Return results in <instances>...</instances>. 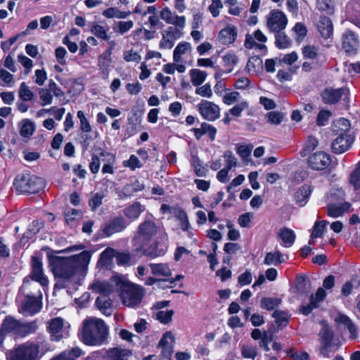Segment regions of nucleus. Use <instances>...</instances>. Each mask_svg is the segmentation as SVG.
<instances>
[{
  "mask_svg": "<svg viewBox=\"0 0 360 360\" xmlns=\"http://www.w3.org/2000/svg\"><path fill=\"white\" fill-rule=\"evenodd\" d=\"M90 259L91 254L88 251H83L70 257L53 259L51 266L56 279L55 288L63 289L74 287L84 276Z\"/></svg>",
  "mask_w": 360,
  "mask_h": 360,
  "instance_id": "nucleus-1",
  "label": "nucleus"
},
{
  "mask_svg": "<svg viewBox=\"0 0 360 360\" xmlns=\"http://www.w3.org/2000/svg\"><path fill=\"white\" fill-rule=\"evenodd\" d=\"M167 240L166 232L152 219H146L139 225L134 238L140 243L143 253L151 258L165 254Z\"/></svg>",
  "mask_w": 360,
  "mask_h": 360,
  "instance_id": "nucleus-2",
  "label": "nucleus"
},
{
  "mask_svg": "<svg viewBox=\"0 0 360 360\" xmlns=\"http://www.w3.org/2000/svg\"><path fill=\"white\" fill-rule=\"evenodd\" d=\"M108 326L100 319L91 317L83 321L82 342L90 346L103 345L108 338Z\"/></svg>",
  "mask_w": 360,
  "mask_h": 360,
  "instance_id": "nucleus-3",
  "label": "nucleus"
},
{
  "mask_svg": "<svg viewBox=\"0 0 360 360\" xmlns=\"http://www.w3.org/2000/svg\"><path fill=\"white\" fill-rule=\"evenodd\" d=\"M112 282L115 283L116 290L124 305L128 307H135L139 305L143 297L145 290L143 287L127 282L120 276L112 277Z\"/></svg>",
  "mask_w": 360,
  "mask_h": 360,
  "instance_id": "nucleus-4",
  "label": "nucleus"
},
{
  "mask_svg": "<svg viewBox=\"0 0 360 360\" xmlns=\"http://www.w3.org/2000/svg\"><path fill=\"white\" fill-rule=\"evenodd\" d=\"M37 328L36 321L22 322L13 316H7L3 320L0 327V343L3 342L5 336L8 334L23 338L34 333Z\"/></svg>",
  "mask_w": 360,
  "mask_h": 360,
  "instance_id": "nucleus-5",
  "label": "nucleus"
},
{
  "mask_svg": "<svg viewBox=\"0 0 360 360\" xmlns=\"http://www.w3.org/2000/svg\"><path fill=\"white\" fill-rule=\"evenodd\" d=\"M39 345L32 342L21 344L10 350L6 360H39Z\"/></svg>",
  "mask_w": 360,
  "mask_h": 360,
  "instance_id": "nucleus-6",
  "label": "nucleus"
},
{
  "mask_svg": "<svg viewBox=\"0 0 360 360\" xmlns=\"http://www.w3.org/2000/svg\"><path fill=\"white\" fill-rule=\"evenodd\" d=\"M319 341V354L326 358L330 357V354L335 352L340 346L339 340L334 338L333 330L327 326H323L320 330Z\"/></svg>",
  "mask_w": 360,
  "mask_h": 360,
  "instance_id": "nucleus-7",
  "label": "nucleus"
},
{
  "mask_svg": "<svg viewBox=\"0 0 360 360\" xmlns=\"http://www.w3.org/2000/svg\"><path fill=\"white\" fill-rule=\"evenodd\" d=\"M14 186L22 193H36L44 186L42 179L30 174H19L14 180Z\"/></svg>",
  "mask_w": 360,
  "mask_h": 360,
  "instance_id": "nucleus-8",
  "label": "nucleus"
},
{
  "mask_svg": "<svg viewBox=\"0 0 360 360\" xmlns=\"http://www.w3.org/2000/svg\"><path fill=\"white\" fill-rule=\"evenodd\" d=\"M349 90L347 87L333 89L332 87L325 88L321 93V98L323 103L327 105H335L342 101L345 105L349 102Z\"/></svg>",
  "mask_w": 360,
  "mask_h": 360,
  "instance_id": "nucleus-9",
  "label": "nucleus"
},
{
  "mask_svg": "<svg viewBox=\"0 0 360 360\" xmlns=\"http://www.w3.org/2000/svg\"><path fill=\"white\" fill-rule=\"evenodd\" d=\"M288 18L281 11L273 10L266 16V27L271 32L283 31L288 25Z\"/></svg>",
  "mask_w": 360,
  "mask_h": 360,
  "instance_id": "nucleus-10",
  "label": "nucleus"
},
{
  "mask_svg": "<svg viewBox=\"0 0 360 360\" xmlns=\"http://www.w3.org/2000/svg\"><path fill=\"white\" fill-rule=\"evenodd\" d=\"M30 265L31 272L27 278L39 283L43 288L47 287L49 280L44 274L41 259L36 256H32Z\"/></svg>",
  "mask_w": 360,
  "mask_h": 360,
  "instance_id": "nucleus-11",
  "label": "nucleus"
},
{
  "mask_svg": "<svg viewBox=\"0 0 360 360\" xmlns=\"http://www.w3.org/2000/svg\"><path fill=\"white\" fill-rule=\"evenodd\" d=\"M42 297L37 296H22L18 298L20 301L19 311L26 316L33 315L39 312L41 308Z\"/></svg>",
  "mask_w": 360,
  "mask_h": 360,
  "instance_id": "nucleus-12",
  "label": "nucleus"
},
{
  "mask_svg": "<svg viewBox=\"0 0 360 360\" xmlns=\"http://www.w3.org/2000/svg\"><path fill=\"white\" fill-rule=\"evenodd\" d=\"M70 325L63 318L56 317L49 322V331L51 335V340L59 341L68 335V328Z\"/></svg>",
  "mask_w": 360,
  "mask_h": 360,
  "instance_id": "nucleus-13",
  "label": "nucleus"
},
{
  "mask_svg": "<svg viewBox=\"0 0 360 360\" xmlns=\"http://www.w3.org/2000/svg\"><path fill=\"white\" fill-rule=\"evenodd\" d=\"M196 108L200 115L206 120L214 121L220 117V108L213 102L202 100Z\"/></svg>",
  "mask_w": 360,
  "mask_h": 360,
  "instance_id": "nucleus-14",
  "label": "nucleus"
},
{
  "mask_svg": "<svg viewBox=\"0 0 360 360\" xmlns=\"http://www.w3.org/2000/svg\"><path fill=\"white\" fill-rule=\"evenodd\" d=\"M113 257L116 258V262L119 265H126L128 264L130 262L129 254L125 252H118L112 248H107L101 254L99 263H101L102 265H105Z\"/></svg>",
  "mask_w": 360,
  "mask_h": 360,
  "instance_id": "nucleus-15",
  "label": "nucleus"
},
{
  "mask_svg": "<svg viewBox=\"0 0 360 360\" xmlns=\"http://www.w3.org/2000/svg\"><path fill=\"white\" fill-rule=\"evenodd\" d=\"M342 46L348 55H355L359 48V41L356 34L352 31H346L342 37Z\"/></svg>",
  "mask_w": 360,
  "mask_h": 360,
  "instance_id": "nucleus-16",
  "label": "nucleus"
},
{
  "mask_svg": "<svg viewBox=\"0 0 360 360\" xmlns=\"http://www.w3.org/2000/svg\"><path fill=\"white\" fill-rule=\"evenodd\" d=\"M160 16L162 20L167 24L172 25L181 28H185L186 25V18L184 15H178L176 13L172 12V10L166 6L163 8L160 13Z\"/></svg>",
  "mask_w": 360,
  "mask_h": 360,
  "instance_id": "nucleus-17",
  "label": "nucleus"
},
{
  "mask_svg": "<svg viewBox=\"0 0 360 360\" xmlns=\"http://www.w3.org/2000/svg\"><path fill=\"white\" fill-rule=\"evenodd\" d=\"M330 164V155L322 151L314 153L308 158V165L314 170H323Z\"/></svg>",
  "mask_w": 360,
  "mask_h": 360,
  "instance_id": "nucleus-18",
  "label": "nucleus"
},
{
  "mask_svg": "<svg viewBox=\"0 0 360 360\" xmlns=\"http://www.w3.org/2000/svg\"><path fill=\"white\" fill-rule=\"evenodd\" d=\"M126 220L122 217H117L110 220L103 227V232L109 237L114 233L124 230L127 226Z\"/></svg>",
  "mask_w": 360,
  "mask_h": 360,
  "instance_id": "nucleus-19",
  "label": "nucleus"
},
{
  "mask_svg": "<svg viewBox=\"0 0 360 360\" xmlns=\"http://www.w3.org/2000/svg\"><path fill=\"white\" fill-rule=\"evenodd\" d=\"M37 296L42 297V293L37 282L25 278L22 286L20 288L18 298L22 296Z\"/></svg>",
  "mask_w": 360,
  "mask_h": 360,
  "instance_id": "nucleus-20",
  "label": "nucleus"
},
{
  "mask_svg": "<svg viewBox=\"0 0 360 360\" xmlns=\"http://www.w3.org/2000/svg\"><path fill=\"white\" fill-rule=\"evenodd\" d=\"M353 141L354 139L350 134L341 133L333 141L332 150L335 153H342L351 147Z\"/></svg>",
  "mask_w": 360,
  "mask_h": 360,
  "instance_id": "nucleus-21",
  "label": "nucleus"
},
{
  "mask_svg": "<svg viewBox=\"0 0 360 360\" xmlns=\"http://www.w3.org/2000/svg\"><path fill=\"white\" fill-rule=\"evenodd\" d=\"M326 295V293L325 290L323 288H319L317 290L315 295H311L310 296L309 304H308L307 305H302L300 307V312L304 315L309 314L314 309L318 307L319 302L324 300Z\"/></svg>",
  "mask_w": 360,
  "mask_h": 360,
  "instance_id": "nucleus-22",
  "label": "nucleus"
},
{
  "mask_svg": "<svg viewBox=\"0 0 360 360\" xmlns=\"http://www.w3.org/2000/svg\"><path fill=\"white\" fill-rule=\"evenodd\" d=\"M132 356V351L121 347L108 349L104 356L106 360H128Z\"/></svg>",
  "mask_w": 360,
  "mask_h": 360,
  "instance_id": "nucleus-23",
  "label": "nucleus"
},
{
  "mask_svg": "<svg viewBox=\"0 0 360 360\" xmlns=\"http://www.w3.org/2000/svg\"><path fill=\"white\" fill-rule=\"evenodd\" d=\"M91 289L95 293L100 294L101 296H108L111 292L116 290L115 283L110 282L96 281L91 285Z\"/></svg>",
  "mask_w": 360,
  "mask_h": 360,
  "instance_id": "nucleus-24",
  "label": "nucleus"
},
{
  "mask_svg": "<svg viewBox=\"0 0 360 360\" xmlns=\"http://www.w3.org/2000/svg\"><path fill=\"white\" fill-rule=\"evenodd\" d=\"M148 266L154 276L169 278L172 275L170 264L168 263H150Z\"/></svg>",
  "mask_w": 360,
  "mask_h": 360,
  "instance_id": "nucleus-25",
  "label": "nucleus"
},
{
  "mask_svg": "<svg viewBox=\"0 0 360 360\" xmlns=\"http://www.w3.org/2000/svg\"><path fill=\"white\" fill-rule=\"evenodd\" d=\"M144 188V186L139 181L136 180L131 184L125 185L121 191L117 192L118 198L124 200L133 196L136 192Z\"/></svg>",
  "mask_w": 360,
  "mask_h": 360,
  "instance_id": "nucleus-26",
  "label": "nucleus"
},
{
  "mask_svg": "<svg viewBox=\"0 0 360 360\" xmlns=\"http://www.w3.org/2000/svg\"><path fill=\"white\" fill-rule=\"evenodd\" d=\"M317 27L322 37L328 39L333 35V27L328 17L321 16L317 23Z\"/></svg>",
  "mask_w": 360,
  "mask_h": 360,
  "instance_id": "nucleus-27",
  "label": "nucleus"
},
{
  "mask_svg": "<svg viewBox=\"0 0 360 360\" xmlns=\"http://www.w3.org/2000/svg\"><path fill=\"white\" fill-rule=\"evenodd\" d=\"M237 37V30L233 25H228L219 33V39L224 44H230L234 42Z\"/></svg>",
  "mask_w": 360,
  "mask_h": 360,
  "instance_id": "nucleus-28",
  "label": "nucleus"
},
{
  "mask_svg": "<svg viewBox=\"0 0 360 360\" xmlns=\"http://www.w3.org/2000/svg\"><path fill=\"white\" fill-rule=\"evenodd\" d=\"M144 207L139 202H134L124 210V216L131 221L136 220L144 211Z\"/></svg>",
  "mask_w": 360,
  "mask_h": 360,
  "instance_id": "nucleus-29",
  "label": "nucleus"
},
{
  "mask_svg": "<svg viewBox=\"0 0 360 360\" xmlns=\"http://www.w3.org/2000/svg\"><path fill=\"white\" fill-rule=\"evenodd\" d=\"M350 206V203L347 202L340 205L331 203L327 206V214L330 217L337 218L342 216L345 212L348 211Z\"/></svg>",
  "mask_w": 360,
  "mask_h": 360,
  "instance_id": "nucleus-30",
  "label": "nucleus"
},
{
  "mask_svg": "<svg viewBox=\"0 0 360 360\" xmlns=\"http://www.w3.org/2000/svg\"><path fill=\"white\" fill-rule=\"evenodd\" d=\"M311 191V186L307 184H304L299 188L294 195L296 203L300 207H303L307 203Z\"/></svg>",
  "mask_w": 360,
  "mask_h": 360,
  "instance_id": "nucleus-31",
  "label": "nucleus"
},
{
  "mask_svg": "<svg viewBox=\"0 0 360 360\" xmlns=\"http://www.w3.org/2000/svg\"><path fill=\"white\" fill-rule=\"evenodd\" d=\"M278 237L281 238V240L283 242V245L285 248H290L291 247L295 240V233L292 230L287 227H283L280 229L279 232L278 233Z\"/></svg>",
  "mask_w": 360,
  "mask_h": 360,
  "instance_id": "nucleus-32",
  "label": "nucleus"
},
{
  "mask_svg": "<svg viewBox=\"0 0 360 360\" xmlns=\"http://www.w3.org/2000/svg\"><path fill=\"white\" fill-rule=\"evenodd\" d=\"M285 261V256L279 251L267 252L263 263L267 266H276Z\"/></svg>",
  "mask_w": 360,
  "mask_h": 360,
  "instance_id": "nucleus-33",
  "label": "nucleus"
},
{
  "mask_svg": "<svg viewBox=\"0 0 360 360\" xmlns=\"http://www.w3.org/2000/svg\"><path fill=\"white\" fill-rule=\"evenodd\" d=\"M96 304L104 315H111L112 302L108 296H99L96 300Z\"/></svg>",
  "mask_w": 360,
  "mask_h": 360,
  "instance_id": "nucleus-34",
  "label": "nucleus"
},
{
  "mask_svg": "<svg viewBox=\"0 0 360 360\" xmlns=\"http://www.w3.org/2000/svg\"><path fill=\"white\" fill-rule=\"evenodd\" d=\"M349 182L354 186L356 193L354 200L358 201L360 200V162L351 174Z\"/></svg>",
  "mask_w": 360,
  "mask_h": 360,
  "instance_id": "nucleus-35",
  "label": "nucleus"
},
{
  "mask_svg": "<svg viewBox=\"0 0 360 360\" xmlns=\"http://www.w3.org/2000/svg\"><path fill=\"white\" fill-rule=\"evenodd\" d=\"M82 349L77 347L66 349L51 360H75L82 355Z\"/></svg>",
  "mask_w": 360,
  "mask_h": 360,
  "instance_id": "nucleus-36",
  "label": "nucleus"
},
{
  "mask_svg": "<svg viewBox=\"0 0 360 360\" xmlns=\"http://www.w3.org/2000/svg\"><path fill=\"white\" fill-rule=\"evenodd\" d=\"M189 75L192 84L195 86L202 85L206 80L207 74L205 71L199 69H192L189 71Z\"/></svg>",
  "mask_w": 360,
  "mask_h": 360,
  "instance_id": "nucleus-37",
  "label": "nucleus"
},
{
  "mask_svg": "<svg viewBox=\"0 0 360 360\" xmlns=\"http://www.w3.org/2000/svg\"><path fill=\"white\" fill-rule=\"evenodd\" d=\"M191 45L187 41H182L177 44L174 50L173 58L176 63L181 62V56L184 55L187 51H191Z\"/></svg>",
  "mask_w": 360,
  "mask_h": 360,
  "instance_id": "nucleus-38",
  "label": "nucleus"
},
{
  "mask_svg": "<svg viewBox=\"0 0 360 360\" xmlns=\"http://www.w3.org/2000/svg\"><path fill=\"white\" fill-rule=\"evenodd\" d=\"M20 125V134L22 137H29L32 136L35 130L34 122L29 119L22 120Z\"/></svg>",
  "mask_w": 360,
  "mask_h": 360,
  "instance_id": "nucleus-39",
  "label": "nucleus"
},
{
  "mask_svg": "<svg viewBox=\"0 0 360 360\" xmlns=\"http://www.w3.org/2000/svg\"><path fill=\"white\" fill-rule=\"evenodd\" d=\"M275 44L280 49H288L291 46L290 37L283 32H275Z\"/></svg>",
  "mask_w": 360,
  "mask_h": 360,
  "instance_id": "nucleus-40",
  "label": "nucleus"
},
{
  "mask_svg": "<svg viewBox=\"0 0 360 360\" xmlns=\"http://www.w3.org/2000/svg\"><path fill=\"white\" fill-rule=\"evenodd\" d=\"M130 11H122L115 7L109 8L103 11V15L108 18L124 19L130 15Z\"/></svg>",
  "mask_w": 360,
  "mask_h": 360,
  "instance_id": "nucleus-41",
  "label": "nucleus"
},
{
  "mask_svg": "<svg viewBox=\"0 0 360 360\" xmlns=\"http://www.w3.org/2000/svg\"><path fill=\"white\" fill-rule=\"evenodd\" d=\"M275 319V322L278 327H285L289 323L290 314L281 310H275L272 314Z\"/></svg>",
  "mask_w": 360,
  "mask_h": 360,
  "instance_id": "nucleus-42",
  "label": "nucleus"
},
{
  "mask_svg": "<svg viewBox=\"0 0 360 360\" xmlns=\"http://www.w3.org/2000/svg\"><path fill=\"white\" fill-rule=\"evenodd\" d=\"M18 96L22 101H31L34 94L25 82H22L18 89Z\"/></svg>",
  "mask_w": 360,
  "mask_h": 360,
  "instance_id": "nucleus-43",
  "label": "nucleus"
},
{
  "mask_svg": "<svg viewBox=\"0 0 360 360\" xmlns=\"http://www.w3.org/2000/svg\"><path fill=\"white\" fill-rule=\"evenodd\" d=\"M281 299L278 297H264L261 300V307L263 309L271 311L280 305Z\"/></svg>",
  "mask_w": 360,
  "mask_h": 360,
  "instance_id": "nucleus-44",
  "label": "nucleus"
},
{
  "mask_svg": "<svg viewBox=\"0 0 360 360\" xmlns=\"http://www.w3.org/2000/svg\"><path fill=\"white\" fill-rule=\"evenodd\" d=\"M360 285V280L357 278H352L349 281L345 283L342 288V294L345 296L349 295L354 289Z\"/></svg>",
  "mask_w": 360,
  "mask_h": 360,
  "instance_id": "nucleus-45",
  "label": "nucleus"
},
{
  "mask_svg": "<svg viewBox=\"0 0 360 360\" xmlns=\"http://www.w3.org/2000/svg\"><path fill=\"white\" fill-rule=\"evenodd\" d=\"M162 213L169 214L176 218L179 219L181 216L182 217L184 213V210L178 206H170L166 204H163L160 208Z\"/></svg>",
  "mask_w": 360,
  "mask_h": 360,
  "instance_id": "nucleus-46",
  "label": "nucleus"
},
{
  "mask_svg": "<svg viewBox=\"0 0 360 360\" xmlns=\"http://www.w3.org/2000/svg\"><path fill=\"white\" fill-rule=\"evenodd\" d=\"M106 153L103 151L102 149H99V153L98 155L93 154L91 157V161L89 164V169L91 172L94 174H96L100 169V157L105 156Z\"/></svg>",
  "mask_w": 360,
  "mask_h": 360,
  "instance_id": "nucleus-47",
  "label": "nucleus"
},
{
  "mask_svg": "<svg viewBox=\"0 0 360 360\" xmlns=\"http://www.w3.org/2000/svg\"><path fill=\"white\" fill-rule=\"evenodd\" d=\"M328 224V221L326 220L316 221L312 229L311 238L314 239L321 237Z\"/></svg>",
  "mask_w": 360,
  "mask_h": 360,
  "instance_id": "nucleus-48",
  "label": "nucleus"
},
{
  "mask_svg": "<svg viewBox=\"0 0 360 360\" xmlns=\"http://www.w3.org/2000/svg\"><path fill=\"white\" fill-rule=\"evenodd\" d=\"M302 54L304 58L316 60L319 58V48L314 45H307L302 48Z\"/></svg>",
  "mask_w": 360,
  "mask_h": 360,
  "instance_id": "nucleus-49",
  "label": "nucleus"
},
{
  "mask_svg": "<svg viewBox=\"0 0 360 360\" xmlns=\"http://www.w3.org/2000/svg\"><path fill=\"white\" fill-rule=\"evenodd\" d=\"M77 116L79 120V129L84 133H89L91 131L92 127L90 124L89 120L84 115L82 110H79Z\"/></svg>",
  "mask_w": 360,
  "mask_h": 360,
  "instance_id": "nucleus-50",
  "label": "nucleus"
},
{
  "mask_svg": "<svg viewBox=\"0 0 360 360\" xmlns=\"http://www.w3.org/2000/svg\"><path fill=\"white\" fill-rule=\"evenodd\" d=\"M110 63L111 60L109 56H100L98 58V67L104 79L108 77Z\"/></svg>",
  "mask_w": 360,
  "mask_h": 360,
  "instance_id": "nucleus-51",
  "label": "nucleus"
},
{
  "mask_svg": "<svg viewBox=\"0 0 360 360\" xmlns=\"http://www.w3.org/2000/svg\"><path fill=\"white\" fill-rule=\"evenodd\" d=\"M191 163L194 169V172L198 176H205L206 174V169L202 165L200 159L196 155L191 156Z\"/></svg>",
  "mask_w": 360,
  "mask_h": 360,
  "instance_id": "nucleus-52",
  "label": "nucleus"
},
{
  "mask_svg": "<svg viewBox=\"0 0 360 360\" xmlns=\"http://www.w3.org/2000/svg\"><path fill=\"white\" fill-rule=\"evenodd\" d=\"M103 193H96L91 195L89 200V205L91 210H96L103 203V199L105 198Z\"/></svg>",
  "mask_w": 360,
  "mask_h": 360,
  "instance_id": "nucleus-53",
  "label": "nucleus"
},
{
  "mask_svg": "<svg viewBox=\"0 0 360 360\" xmlns=\"http://www.w3.org/2000/svg\"><path fill=\"white\" fill-rule=\"evenodd\" d=\"M195 94L204 98H212L213 92L211 84L210 83H206L204 85L197 86L195 90Z\"/></svg>",
  "mask_w": 360,
  "mask_h": 360,
  "instance_id": "nucleus-54",
  "label": "nucleus"
},
{
  "mask_svg": "<svg viewBox=\"0 0 360 360\" xmlns=\"http://www.w3.org/2000/svg\"><path fill=\"white\" fill-rule=\"evenodd\" d=\"M184 28H181L180 27L176 26H169L162 33H164L167 37H170L171 39H178L183 36L182 30Z\"/></svg>",
  "mask_w": 360,
  "mask_h": 360,
  "instance_id": "nucleus-55",
  "label": "nucleus"
},
{
  "mask_svg": "<svg viewBox=\"0 0 360 360\" xmlns=\"http://www.w3.org/2000/svg\"><path fill=\"white\" fill-rule=\"evenodd\" d=\"M241 354L243 358L254 359L257 355V349L252 345H241Z\"/></svg>",
  "mask_w": 360,
  "mask_h": 360,
  "instance_id": "nucleus-56",
  "label": "nucleus"
},
{
  "mask_svg": "<svg viewBox=\"0 0 360 360\" xmlns=\"http://www.w3.org/2000/svg\"><path fill=\"white\" fill-rule=\"evenodd\" d=\"M334 131L338 133L342 134H348V131L350 128L349 122L345 118H340L336 121L334 125Z\"/></svg>",
  "mask_w": 360,
  "mask_h": 360,
  "instance_id": "nucleus-57",
  "label": "nucleus"
},
{
  "mask_svg": "<svg viewBox=\"0 0 360 360\" xmlns=\"http://www.w3.org/2000/svg\"><path fill=\"white\" fill-rule=\"evenodd\" d=\"M203 22V13L200 11L193 12V18L191 21L192 30H197L202 27Z\"/></svg>",
  "mask_w": 360,
  "mask_h": 360,
  "instance_id": "nucleus-58",
  "label": "nucleus"
},
{
  "mask_svg": "<svg viewBox=\"0 0 360 360\" xmlns=\"http://www.w3.org/2000/svg\"><path fill=\"white\" fill-rule=\"evenodd\" d=\"M18 60L25 68V75H29L33 66L32 60L22 54L18 55Z\"/></svg>",
  "mask_w": 360,
  "mask_h": 360,
  "instance_id": "nucleus-59",
  "label": "nucleus"
},
{
  "mask_svg": "<svg viewBox=\"0 0 360 360\" xmlns=\"http://www.w3.org/2000/svg\"><path fill=\"white\" fill-rule=\"evenodd\" d=\"M91 32L97 37L101 38L103 40L109 39V37L107 34V30L104 27L99 25H94L91 27Z\"/></svg>",
  "mask_w": 360,
  "mask_h": 360,
  "instance_id": "nucleus-60",
  "label": "nucleus"
},
{
  "mask_svg": "<svg viewBox=\"0 0 360 360\" xmlns=\"http://www.w3.org/2000/svg\"><path fill=\"white\" fill-rule=\"evenodd\" d=\"M172 310L160 311L156 313L155 318L162 323H168L172 321Z\"/></svg>",
  "mask_w": 360,
  "mask_h": 360,
  "instance_id": "nucleus-61",
  "label": "nucleus"
},
{
  "mask_svg": "<svg viewBox=\"0 0 360 360\" xmlns=\"http://www.w3.org/2000/svg\"><path fill=\"white\" fill-rule=\"evenodd\" d=\"M240 94L238 91L226 92L222 98L223 102L228 105H231L233 103L238 101Z\"/></svg>",
  "mask_w": 360,
  "mask_h": 360,
  "instance_id": "nucleus-62",
  "label": "nucleus"
},
{
  "mask_svg": "<svg viewBox=\"0 0 360 360\" xmlns=\"http://www.w3.org/2000/svg\"><path fill=\"white\" fill-rule=\"evenodd\" d=\"M249 105L247 101H242L229 110V113L233 116L240 117L242 112L248 108Z\"/></svg>",
  "mask_w": 360,
  "mask_h": 360,
  "instance_id": "nucleus-63",
  "label": "nucleus"
},
{
  "mask_svg": "<svg viewBox=\"0 0 360 360\" xmlns=\"http://www.w3.org/2000/svg\"><path fill=\"white\" fill-rule=\"evenodd\" d=\"M292 30L297 34V37H296L297 41L302 40L303 38L306 36L307 32V30L306 27L304 26V24H302L301 22H297L295 25Z\"/></svg>",
  "mask_w": 360,
  "mask_h": 360,
  "instance_id": "nucleus-64",
  "label": "nucleus"
}]
</instances>
